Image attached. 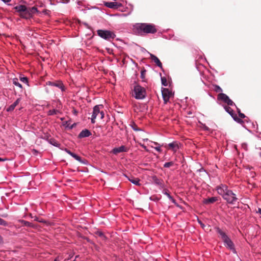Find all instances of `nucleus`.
<instances>
[{"mask_svg": "<svg viewBox=\"0 0 261 261\" xmlns=\"http://www.w3.org/2000/svg\"><path fill=\"white\" fill-rule=\"evenodd\" d=\"M2 1L5 3H8L11 1V0H2Z\"/></svg>", "mask_w": 261, "mask_h": 261, "instance_id": "obj_43", "label": "nucleus"}, {"mask_svg": "<svg viewBox=\"0 0 261 261\" xmlns=\"http://www.w3.org/2000/svg\"><path fill=\"white\" fill-rule=\"evenodd\" d=\"M161 80L162 85H164V86H167V83L166 79L162 77Z\"/></svg>", "mask_w": 261, "mask_h": 261, "instance_id": "obj_31", "label": "nucleus"}, {"mask_svg": "<svg viewBox=\"0 0 261 261\" xmlns=\"http://www.w3.org/2000/svg\"><path fill=\"white\" fill-rule=\"evenodd\" d=\"M13 84L20 88H22V85L18 82V80L17 79L15 78L13 80Z\"/></svg>", "mask_w": 261, "mask_h": 261, "instance_id": "obj_24", "label": "nucleus"}, {"mask_svg": "<svg viewBox=\"0 0 261 261\" xmlns=\"http://www.w3.org/2000/svg\"><path fill=\"white\" fill-rule=\"evenodd\" d=\"M162 94L164 102L166 103L172 96V92L168 89L164 88L162 91Z\"/></svg>", "mask_w": 261, "mask_h": 261, "instance_id": "obj_10", "label": "nucleus"}, {"mask_svg": "<svg viewBox=\"0 0 261 261\" xmlns=\"http://www.w3.org/2000/svg\"><path fill=\"white\" fill-rule=\"evenodd\" d=\"M203 128L205 130H207V131L210 130V128L207 126H206L205 124L203 125Z\"/></svg>", "mask_w": 261, "mask_h": 261, "instance_id": "obj_37", "label": "nucleus"}, {"mask_svg": "<svg viewBox=\"0 0 261 261\" xmlns=\"http://www.w3.org/2000/svg\"><path fill=\"white\" fill-rule=\"evenodd\" d=\"M1 240H2V238H1V237H0V241H1Z\"/></svg>", "mask_w": 261, "mask_h": 261, "instance_id": "obj_50", "label": "nucleus"}, {"mask_svg": "<svg viewBox=\"0 0 261 261\" xmlns=\"http://www.w3.org/2000/svg\"><path fill=\"white\" fill-rule=\"evenodd\" d=\"M0 225L7 226H8V223L5 220L0 218Z\"/></svg>", "mask_w": 261, "mask_h": 261, "instance_id": "obj_27", "label": "nucleus"}, {"mask_svg": "<svg viewBox=\"0 0 261 261\" xmlns=\"http://www.w3.org/2000/svg\"><path fill=\"white\" fill-rule=\"evenodd\" d=\"M154 143L155 144V145H159L158 143H157L156 142H154Z\"/></svg>", "mask_w": 261, "mask_h": 261, "instance_id": "obj_47", "label": "nucleus"}, {"mask_svg": "<svg viewBox=\"0 0 261 261\" xmlns=\"http://www.w3.org/2000/svg\"><path fill=\"white\" fill-rule=\"evenodd\" d=\"M24 224L26 225V226H32V224L29 222H27L25 221L24 222Z\"/></svg>", "mask_w": 261, "mask_h": 261, "instance_id": "obj_40", "label": "nucleus"}, {"mask_svg": "<svg viewBox=\"0 0 261 261\" xmlns=\"http://www.w3.org/2000/svg\"><path fill=\"white\" fill-rule=\"evenodd\" d=\"M223 198L229 204H234L237 201L238 198L234 193L231 190H229Z\"/></svg>", "mask_w": 261, "mask_h": 261, "instance_id": "obj_4", "label": "nucleus"}, {"mask_svg": "<svg viewBox=\"0 0 261 261\" xmlns=\"http://www.w3.org/2000/svg\"><path fill=\"white\" fill-rule=\"evenodd\" d=\"M154 149L158 151V152H161V147L160 146H157V147H154Z\"/></svg>", "mask_w": 261, "mask_h": 261, "instance_id": "obj_38", "label": "nucleus"}, {"mask_svg": "<svg viewBox=\"0 0 261 261\" xmlns=\"http://www.w3.org/2000/svg\"><path fill=\"white\" fill-rule=\"evenodd\" d=\"M99 114H100V119H102L104 117V115H105L103 112L100 111Z\"/></svg>", "mask_w": 261, "mask_h": 261, "instance_id": "obj_35", "label": "nucleus"}, {"mask_svg": "<svg viewBox=\"0 0 261 261\" xmlns=\"http://www.w3.org/2000/svg\"><path fill=\"white\" fill-rule=\"evenodd\" d=\"M91 135V132L87 129L82 130L79 135V137L80 138L88 137Z\"/></svg>", "mask_w": 261, "mask_h": 261, "instance_id": "obj_15", "label": "nucleus"}, {"mask_svg": "<svg viewBox=\"0 0 261 261\" xmlns=\"http://www.w3.org/2000/svg\"><path fill=\"white\" fill-rule=\"evenodd\" d=\"M218 232L221 237V239L224 243V245L226 247L232 250L234 253H236L234 245L231 240L228 237V236L222 231L221 229H218Z\"/></svg>", "mask_w": 261, "mask_h": 261, "instance_id": "obj_2", "label": "nucleus"}, {"mask_svg": "<svg viewBox=\"0 0 261 261\" xmlns=\"http://www.w3.org/2000/svg\"><path fill=\"white\" fill-rule=\"evenodd\" d=\"M128 179L129 181H130L132 184H134L136 186H140V180L138 178H135L132 177L131 178H128Z\"/></svg>", "mask_w": 261, "mask_h": 261, "instance_id": "obj_18", "label": "nucleus"}, {"mask_svg": "<svg viewBox=\"0 0 261 261\" xmlns=\"http://www.w3.org/2000/svg\"><path fill=\"white\" fill-rule=\"evenodd\" d=\"M59 112V111L56 109L50 110L47 112L48 115H54L57 114Z\"/></svg>", "mask_w": 261, "mask_h": 261, "instance_id": "obj_25", "label": "nucleus"}, {"mask_svg": "<svg viewBox=\"0 0 261 261\" xmlns=\"http://www.w3.org/2000/svg\"><path fill=\"white\" fill-rule=\"evenodd\" d=\"M47 85H48L49 86L58 87L59 88H60L61 90L62 91H65L64 86L63 83L61 82L54 83V82H48L47 83Z\"/></svg>", "mask_w": 261, "mask_h": 261, "instance_id": "obj_12", "label": "nucleus"}, {"mask_svg": "<svg viewBox=\"0 0 261 261\" xmlns=\"http://www.w3.org/2000/svg\"><path fill=\"white\" fill-rule=\"evenodd\" d=\"M65 151L68 153L69 154V155H70L71 156V154H72L73 152H72L71 151H70L69 150L67 149H65Z\"/></svg>", "mask_w": 261, "mask_h": 261, "instance_id": "obj_39", "label": "nucleus"}, {"mask_svg": "<svg viewBox=\"0 0 261 261\" xmlns=\"http://www.w3.org/2000/svg\"><path fill=\"white\" fill-rule=\"evenodd\" d=\"M6 159H2L0 158V161H6Z\"/></svg>", "mask_w": 261, "mask_h": 261, "instance_id": "obj_44", "label": "nucleus"}, {"mask_svg": "<svg viewBox=\"0 0 261 261\" xmlns=\"http://www.w3.org/2000/svg\"><path fill=\"white\" fill-rule=\"evenodd\" d=\"M218 99L222 100L228 106H232L235 105L234 102L229 98V97L224 93H220L218 95Z\"/></svg>", "mask_w": 261, "mask_h": 261, "instance_id": "obj_7", "label": "nucleus"}, {"mask_svg": "<svg viewBox=\"0 0 261 261\" xmlns=\"http://www.w3.org/2000/svg\"><path fill=\"white\" fill-rule=\"evenodd\" d=\"M98 35L102 38L106 40L113 39L115 35L112 32L108 30H99L97 31Z\"/></svg>", "mask_w": 261, "mask_h": 261, "instance_id": "obj_5", "label": "nucleus"}, {"mask_svg": "<svg viewBox=\"0 0 261 261\" xmlns=\"http://www.w3.org/2000/svg\"><path fill=\"white\" fill-rule=\"evenodd\" d=\"M69 0H66V3H68V2H69Z\"/></svg>", "mask_w": 261, "mask_h": 261, "instance_id": "obj_49", "label": "nucleus"}, {"mask_svg": "<svg viewBox=\"0 0 261 261\" xmlns=\"http://www.w3.org/2000/svg\"><path fill=\"white\" fill-rule=\"evenodd\" d=\"M258 212L261 215V208H258Z\"/></svg>", "mask_w": 261, "mask_h": 261, "instance_id": "obj_45", "label": "nucleus"}, {"mask_svg": "<svg viewBox=\"0 0 261 261\" xmlns=\"http://www.w3.org/2000/svg\"><path fill=\"white\" fill-rule=\"evenodd\" d=\"M2 217L6 218L8 217V215L7 214H3L1 215Z\"/></svg>", "mask_w": 261, "mask_h": 261, "instance_id": "obj_42", "label": "nucleus"}, {"mask_svg": "<svg viewBox=\"0 0 261 261\" xmlns=\"http://www.w3.org/2000/svg\"><path fill=\"white\" fill-rule=\"evenodd\" d=\"M128 149L124 146H121L119 147H116L113 149V153L116 154L122 152H127Z\"/></svg>", "mask_w": 261, "mask_h": 261, "instance_id": "obj_13", "label": "nucleus"}, {"mask_svg": "<svg viewBox=\"0 0 261 261\" xmlns=\"http://www.w3.org/2000/svg\"><path fill=\"white\" fill-rule=\"evenodd\" d=\"M199 223L201 224V226L203 228L204 227V224H203L201 222H199Z\"/></svg>", "mask_w": 261, "mask_h": 261, "instance_id": "obj_46", "label": "nucleus"}, {"mask_svg": "<svg viewBox=\"0 0 261 261\" xmlns=\"http://www.w3.org/2000/svg\"><path fill=\"white\" fill-rule=\"evenodd\" d=\"M237 111H238V112L239 113V116L241 118H244L246 116L245 115L243 114V113H242L241 112H240V110L238 108H237Z\"/></svg>", "mask_w": 261, "mask_h": 261, "instance_id": "obj_30", "label": "nucleus"}, {"mask_svg": "<svg viewBox=\"0 0 261 261\" xmlns=\"http://www.w3.org/2000/svg\"><path fill=\"white\" fill-rule=\"evenodd\" d=\"M241 146H242V148L243 149H244L246 151L247 150V149H248V145H247V144L246 143H242Z\"/></svg>", "mask_w": 261, "mask_h": 261, "instance_id": "obj_32", "label": "nucleus"}, {"mask_svg": "<svg viewBox=\"0 0 261 261\" xmlns=\"http://www.w3.org/2000/svg\"><path fill=\"white\" fill-rule=\"evenodd\" d=\"M224 109L229 114H230V115L232 117V118L233 119L234 121L239 123H242L243 122V121L242 120L238 118L237 115L233 113V110L231 109V108H230L229 107L225 106L224 107Z\"/></svg>", "mask_w": 261, "mask_h": 261, "instance_id": "obj_8", "label": "nucleus"}, {"mask_svg": "<svg viewBox=\"0 0 261 261\" xmlns=\"http://www.w3.org/2000/svg\"><path fill=\"white\" fill-rule=\"evenodd\" d=\"M62 259L61 256H57L54 260V261H60Z\"/></svg>", "mask_w": 261, "mask_h": 261, "instance_id": "obj_36", "label": "nucleus"}, {"mask_svg": "<svg viewBox=\"0 0 261 261\" xmlns=\"http://www.w3.org/2000/svg\"><path fill=\"white\" fill-rule=\"evenodd\" d=\"M217 190L218 193L222 195V197H223L224 195L229 191L228 189V187L226 185L223 184H221L218 186L217 188Z\"/></svg>", "mask_w": 261, "mask_h": 261, "instance_id": "obj_11", "label": "nucleus"}, {"mask_svg": "<svg viewBox=\"0 0 261 261\" xmlns=\"http://www.w3.org/2000/svg\"><path fill=\"white\" fill-rule=\"evenodd\" d=\"M146 70H143L141 72V78L143 80L145 79Z\"/></svg>", "mask_w": 261, "mask_h": 261, "instance_id": "obj_29", "label": "nucleus"}, {"mask_svg": "<svg viewBox=\"0 0 261 261\" xmlns=\"http://www.w3.org/2000/svg\"><path fill=\"white\" fill-rule=\"evenodd\" d=\"M174 165V163L173 162H166L164 164V167L165 168H169L171 166Z\"/></svg>", "mask_w": 261, "mask_h": 261, "instance_id": "obj_26", "label": "nucleus"}, {"mask_svg": "<svg viewBox=\"0 0 261 261\" xmlns=\"http://www.w3.org/2000/svg\"><path fill=\"white\" fill-rule=\"evenodd\" d=\"M132 128L135 131H138L141 130L140 129L138 128L137 126L135 124L133 125H132Z\"/></svg>", "mask_w": 261, "mask_h": 261, "instance_id": "obj_34", "label": "nucleus"}, {"mask_svg": "<svg viewBox=\"0 0 261 261\" xmlns=\"http://www.w3.org/2000/svg\"><path fill=\"white\" fill-rule=\"evenodd\" d=\"M217 200V198L215 197H212L208 199H204L203 202L205 204L213 203Z\"/></svg>", "mask_w": 261, "mask_h": 261, "instance_id": "obj_21", "label": "nucleus"}, {"mask_svg": "<svg viewBox=\"0 0 261 261\" xmlns=\"http://www.w3.org/2000/svg\"><path fill=\"white\" fill-rule=\"evenodd\" d=\"M69 0H66V3H68V2H69Z\"/></svg>", "mask_w": 261, "mask_h": 261, "instance_id": "obj_48", "label": "nucleus"}, {"mask_svg": "<svg viewBox=\"0 0 261 261\" xmlns=\"http://www.w3.org/2000/svg\"><path fill=\"white\" fill-rule=\"evenodd\" d=\"M21 100L20 98H18L16 99V100L11 105H10L7 109V112H10L12 111L16 107V106L19 103V102Z\"/></svg>", "mask_w": 261, "mask_h": 261, "instance_id": "obj_17", "label": "nucleus"}, {"mask_svg": "<svg viewBox=\"0 0 261 261\" xmlns=\"http://www.w3.org/2000/svg\"><path fill=\"white\" fill-rule=\"evenodd\" d=\"M180 146V143L178 141H175L168 144L166 147L168 148V149H171L174 153H175L179 149Z\"/></svg>", "mask_w": 261, "mask_h": 261, "instance_id": "obj_9", "label": "nucleus"}, {"mask_svg": "<svg viewBox=\"0 0 261 261\" xmlns=\"http://www.w3.org/2000/svg\"><path fill=\"white\" fill-rule=\"evenodd\" d=\"M20 80L24 83H25V84H28V78L27 77H21V76H20Z\"/></svg>", "mask_w": 261, "mask_h": 261, "instance_id": "obj_28", "label": "nucleus"}, {"mask_svg": "<svg viewBox=\"0 0 261 261\" xmlns=\"http://www.w3.org/2000/svg\"><path fill=\"white\" fill-rule=\"evenodd\" d=\"M134 29L136 33L142 35L144 34H154L157 32L156 26L152 23H136Z\"/></svg>", "mask_w": 261, "mask_h": 261, "instance_id": "obj_1", "label": "nucleus"}, {"mask_svg": "<svg viewBox=\"0 0 261 261\" xmlns=\"http://www.w3.org/2000/svg\"><path fill=\"white\" fill-rule=\"evenodd\" d=\"M105 6L111 9H117L120 6V4L116 2H105Z\"/></svg>", "mask_w": 261, "mask_h": 261, "instance_id": "obj_14", "label": "nucleus"}, {"mask_svg": "<svg viewBox=\"0 0 261 261\" xmlns=\"http://www.w3.org/2000/svg\"><path fill=\"white\" fill-rule=\"evenodd\" d=\"M215 91L217 92H220L222 91V90L219 86L216 85L215 86Z\"/></svg>", "mask_w": 261, "mask_h": 261, "instance_id": "obj_33", "label": "nucleus"}, {"mask_svg": "<svg viewBox=\"0 0 261 261\" xmlns=\"http://www.w3.org/2000/svg\"><path fill=\"white\" fill-rule=\"evenodd\" d=\"M71 156L80 163H85V162L82 160L81 158L77 154L73 153L72 154H71Z\"/></svg>", "mask_w": 261, "mask_h": 261, "instance_id": "obj_22", "label": "nucleus"}, {"mask_svg": "<svg viewBox=\"0 0 261 261\" xmlns=\"http://www.w3.org/2000/svg\"><path fill=\"white\" fill-rule=\"evenodd\" d=\"M145 89L143 87L138 85L134 86V95L135 98L138 99H142L145 98Z\"/></svg>", "mask_w": 261, "mask_h": 261, "instance_id": "obj_3", "label": "nucleus"}, {"mask_svg": "<svg viewBox=\"0 0 261 261\" xmlns=\"http://www.w3.org/2000/svg\"><path fill=\"white\" fill-rule=\"evenodd\" d=\"M98 235H99L100 237H104V234H103V233H102V232H98Z\"/></svg>", "mask_w": 261, "mask_h": 261, "instance_id": "obj_41", "label": "nucleus"}, {"mask_svg": "<svg viewBox=\"0 0 261 261\" xmlns=\"http://www.w3.org/2000/svg\"><path fill=\"white\" fill-rule=\"evenodd\" d=\"M163 193L166 195L168 198L171 200L173 202H174V199L172 198V197L169 194V193L166 191V190H164L163 191Z\"/></svg>", "mask_w": 261, "mask_h": 261, "instance_id": "obj_23", "label": "nucleus"}, {"mask_svg": "<svg viewBox=\"0 0 261 261\" xmlns=\"http://www.w3.org/2000/svg\"><path fill=\"white\" fill-rule=\"evenodd\" d=\"M16 9L18 12H22V13H24V14H27V8L24 5H20L19 6H17L16 7Z\"/></svg>", "mask_w": 261, "mask_h": 261, "instance_id": "obj_20", "label": "nucleus"}, {"mask_svg": "<svg viewBox=\"0 0 261 261\" xmlns=\"http://www.w3.org/2000/svg\"><path fill=\"white\" fill-rule=\"evenodd\" d=\"M153 180L155 184L160 186L161 188L164 187L163 181L158 178L156 176L153 177Z\"/></svg>", "mask_w": 261, "mask_h": 261, "instance_id": "obj_19", "label": "nucleus"}, {"mask_svg": "<svg viewBox=\"0 0 261 261\" xmlns=\"http://www.w3.org/2000/svg\"><path fill=\"white\" fill-rule=\"evenodd\" d=\"M150 56L151 60L156 64L158 66L161 68L162 67V63L160 62V60L157 57L151 54H150Z\"/></svg>", "mask_w": 261, "mask_h": 261, "instance_id": "obj_16", "label": "nucleus"}, {"mask_svg": "<svg viewBox=\"0 0 261 261\" xmlns=\"http://www.w3.org/2000/svg\"><path fill=\"white\" fill-rule=\"evenodd\" d=\"M102 108L103 106L102 105H98L94 107L92 115L91 118L92 123H95V119L98 114H99L100 109H102Z\"/></svg>", "mask_w": 261, "mask_h": 261, "instance_id": "obj_6", "label": "nucleus"}]
</instances>
